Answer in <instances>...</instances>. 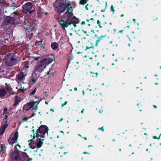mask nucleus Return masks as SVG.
<instances>
[{"instance_id": "72a5a7b5", "label": "nucleus", "mask_w": 161, "mask_h": 161, "mask_svg": "<svg viewBox=\"0 0 161 161\" xmlns=\"http://www.w3.org/2000/svg\"><path fill=\"white\" fill-rule=\"evenodd\" d=\"M30 118V117L27 118V117H25L23 119V120L25 121H27Z\"/></svg>"}, {"instance_id": "412c9836", "label": "nucleus", "mask_w": 161, "mask_h": 161, "mask_svg": "<svg viewBox=\"0 0 161 161\" xmlns=\"http://www.w3.org/2000/svg\"><path fill=\"white\" fill-rule=\"evenodd\" d=\"M38 16L41 17L43 14V10L40 8L37 12Z\"/></svg>"}, {"instance_id": "de8ad7c7", "label": "nucleus", "mask_w": 161, "mask_h": 161, "mask_svg": "<svg viewBox=\"0 0 161 161\" xmlns=\"http://www.w3.org/2000/svg\"><path fill=\"white\" fill-rule=\"evenodd\" d=\"M153 107L154 108H157V106L155 105H153Z\"/></svg>"}, {"instance_id": "20e7f679", "label": "nucleus", "mask_w": 161, "mask_h": 161, "mask_svg": "<svg viewBox=\"0 0 161 161\" xmlns=\"http://www.w3.org/2000/svg\"><path fill=\"white\" fill-rule=\"evenodd\" d=\"M48 127L46 125H41L37 130L36 132V137L41 136V138H44L45 137V134L46 133L48 135Z\"/></svg>"}, {"instance_id": "864d4df0", "label": "nucleus", "mask_w": 161, "mask_h": 161, "mask_svg": "<svg viewBox=\"0 0 161 161\" xmlns=\"http://www.w3.org/2000/svg\"><path fill=\"white\" fill-rule=\"evenodd\" d=\"M161 135V134H160L159 136L158 137H157V139L159 140L160 139Z\"/></svg>"}, {"instance_id": "3c124183", "label": "nucleus", "mask_w": 161, "mask_h": 161, "mask_svg": "<svg viewBox=\"0 0 161 161\" xmlns=\"http://www.w3.org/2000/svg\"><path fill=\"white\" fill-rule=\"evenodd\" d=\"M50 74V71H48L47 73V75H49Z\"/></svg>"}, {"instance_id": "69168bd1", "label": "nucleus", "mask_w": 161, "mask_h": 161, "mask_svg": "<svg viewBox=\"0 0 161 161\" xmlns=\"http://www.w3.org/2000/svg\"><path fill=\"white\" fill-rule=\"evenodd\" d=\"M83 138L86 140H87V138L86 137H83Z\"/></svg>"}, {"instance_id": "0eeeda50", "label": "nucleus", "mask_w": 161, "mask_h": 161, "mask_svg": "<svg viewBox=\"0 0 161 161\" xmlns=\"http://www.w3.org/2000/svg\"><path fill=\"white\" fill-rule=\"evenodd\" d=\"M18 149L16 147L15 148V150L14 151V152L12 153H14V152H15V153H17V154L19 155V157H18L19 158L21 159L22 161H31L32 160V158H30L29 156L28 155L27 153H26L24 152H22V157L24 159H23V158H21V157L20 156L19 154V152L18 151Z\"/></svg>"}, {"instance_id": "e2e57ef3", "label": "nucleus", "mask_w": 161, "mask_h": 161, "mask_svg": "<svg viewBox=\"0 0 161 161\" xmlns=\"http://www.w3.org/2000/svg\"><path fill=\"white\" fill-rule=\"evenodd\" d=\"M63 119V118H61L60 119V120L59 121L60 122Z\"/></svg>"}, {"instance_id": "4468645a", "label": "nucleus", "mask_w": 161, "mask_h": 161, "mask_svg": "<svg viewBox=\"0 0 161 161\" xmlns=\"http://www.w3.org/2000/svg\"><path fill=\"white\" fill-rule=\"evenodd\" d=\"M8 126V125L7 124H3L2 125L1 127L0 128V136L3 135L5 131V129Z\"/></svg>"}, {"instance_id": "a18cd8bd", "label": "nucleus", "mask_w": 161, "mask_h": 161, "mask_svg": "<svg viewBox=\"0 0 161 161\" xmlns=\"http://www.w3.org/2000/svg\"><path fill=\"white\" fill-rule=\"evenodd\" d=\"M102 112H103V110H102L101 111V110H100V109L99 110L98 112H99L100 113H102Z\"/></svg>"}, {"instance_id": "c756f323", "label": "nucleus", "mask_w": 161, "mask_h": 161, "mask_svg": "<svg viewBox=\"0 0 161 161\" xmlns=\"http://www.w3.org/2000/svg\"><path fill=\"white\" fill-rule=\"evenodd\" d=\"M90 43H91V44L92 45V46H90V47H88L87 46H86V49H88L93 48V47L92 46L93 44L91 42H90Z\"/></svg>"}, {"instance_id": "4c0bfd02", "label": "nucleus", "mask_w": 161, "mask_h": 161, "mask_svg": "<svg viewBox=\"0 0 161 161\" xmlns=\"http://www.w3.org/2000/svg\"><path fill=\"white\" fill-rule=\"evenodd\" d=\"M98 129L99 130H101L102 131H104V130L103 129V127H102L101 128H98Z\"/></svg>"}, {"instance_id": "5701e85b", "label": "nucleus", "mask_w": 161, "mask_h": 161, "mask_svg": "<svg viewBox=\"0 0 161 161\" xmlns=\"http://www.w3.org/2000/svg\"><path fill=\"white\" fill-rule=\"evenodd\" d=\"M88 0H80V4L82 5H84L87 3Z\"/></svg>"}, {"instance_id": "09e8293b", "label": "nucleus", "mask_w": 161, "mask_h": 161, "mask_svg": "<svg viewBox=\"0 0 161 161\" xmlns=\"http://www.w3.org/2000/svg\"><path fill=\"white\" fill-rule=\"evenodd\" d=\"M84 109H83L82 110H81V113H82V114H83V112H84Z\"/></svg>"}, {"instance_id": "393cba45", "label": "nucleus", "mask_w": 161, "mask_h": 161, "mask_svg": "<svg viewBox=\"0 0 161 161\" xmlns=\"http://www.w3.org/2000/svg\"><path fill=\"white\" fill-rule=\"evenodd\" d=\"M36 89L35 88L34 89V90L30 93V95H34V94L36 92Z\"/></svg>"}, {"instance_id": "8fccbe9b", "label": "nucleus", "mask_w": 161, "mask_h": 161, "mask_svg": "<svg viewBox=\"0 0 161 161\" xmlns=\"http://www.w3.org/2000/svg\"><path fill=\"white\" fill-rule=\"evenodd\" d=\"M83 153L84 154H87V153H88V154H89V153H88L87 152H84Z\"/></svg>"}, {"instance_id": "7c9ffc66", "label": "nucleus", "mask_w": 161, "mask_h": 161, "mask_svg": "<svg viewBox=\"0 0 161 161\" xmlns=\"http://www.w3.org/2000/svg\"><path fill=\"white\" fill-rule=\"evenodd\" d=\"M16 147L18 149V151L19 150V149H20L21 147L20 146V145H19V144H17L15 146V147Z\"/></svg>"}, {"instance_id": "4d7b16f0", "label": "nucleus", "mask_w": 161, "mask_h": 161, "mask_svg": "<svg viewBox=\"0 0 161 161\" xmlns=\"http://www.w3.org/2000/svg\"><path fill=\"white\" fill-rule=\"evenodd\" d=\"M105 9H102L101 10V12H105Z\"/></svg>"}, {"instance_id": "79ce46f5", "label": "nucleus", "mask_w": 161, "mask_h": 161, "mask_svg": "<svg viewBox=\"0 0 161 161\" xmlns=\"http://www.w3.org/2000/svg\"><path fill=\"white\" fill-rule=\"evenodd\" d=\"M12 6L13 7H16L15 6V4L14 3H13L11 4Z\"/></svg>"}, {"instance_id": "2f4dec72", "label": "nucleus", "mask_w": 161, "mask_h": 161, "mask_svg": "<svg viewBox=\"0 0 161 161\" xmlns=\"http://www.w3.org/2000/svg\"><path fill=\"white\" fill-rule=\"evenodd\" d=\"M97 24L98 25L99 27H102V26H101V23L99 20H97Z\"/></svg>"}, {"instance_id": "39448f33", "label": "nucleus", "mask_w": 161, "mask_h": 161, "mask_svg": "<svg viewBox=\"0 0 161 161\" xmlns=\"http://www.w3.org/2000/svg\"><path fill=\"white\" fill-rule=\"evenodd\" d=\"M65 17H66V19H62L61 20H58V21L64 31H65V28L67 27L71 24V18H72V15L70 17L69 16Z\"/></svg>"}, {"instance_id": "f3484780", "label": "nucleus", "mask_w": 161, "mask_h": 161, "mask_svg": "<svg viewBox=\"0 0 161 161\" xmlns=\"http://www.w3.org/2000/svg\"><path fill=\"white\" fill-rule=\"evenodd\" d=\"M51 47L53 49L56 50L58 47V44L56 42L52 43L51 44Z\"/></svg>"}, {"instance_id": "9b49d317", "label": "nucleus", "mask_w": 161, "mask_h": 161, "mask_svg": "<svg viewBox=\"0 0 161 161\" xmlns=\"http://www.w3.org/2000/svg\"><path fill=\"white\" fill-rule=\"evenodd\" d=\"M14 20L13 18H11L10 17H7L4 21V23L5 24L8 25V24H13L14 22Z\"/></svg>"}, {"instance_id": "680f3d73", "label": "nucleus", "mask_w": 161, "mask_h": 161, "mask_svg": "<svg viewBox=\"0 0 161 161\" xmlns=\"http://www.w3.org/2000/svg\"><path fill=\"white\" fill-rule=\"evenodd\" d=\"M48 102H46L45 103L46 104H48Z\"/></svg>"}, {"instance_id": "a878e982", "label": "nucleus", "mask_w": 161, "mask_h": 161, "mask_svg": "<svg viewBox=\"0 0 161 161\" xmlns=\"http://www.w3.org/2000/svg\"><path fill=\"white\" fill-rule=\"evenodd\" d=\"M8 120V119H3L2 125H3V124H6L8 125V124H7Z\"/></svg>"}, {"instance_id": "f03ea898", "label": "nucleus", "mask_w": 161, "mask_h": 161, "mask_svg": "<svg viewBox=\"0 0 161 161\" xmlns=\"http://www.w3.org/2000/svg\"><path fill=\"white\" fill-rule=\"evenodd\" d=\"M53 59V56L51 55H48L47 58L38 61L35 66L33 76L36 73L42 72L46 68V65L51 63Z\"/></svg>"}, {"instance_id": "bb28decb", "label": "nucleus", "mask_w": 161, "mask_h": 161, "mask_svg": "<svg viewBox=\"0 0 161 161\" xmlns=\"http://www.w3.org/2000/svg\"><path fill=\"white\" fill-rule=\"evenodd\" d=\"M0 151L2 152V153L4 152V149L3 146V145H1V146Z\"/></svg>"}, {"instance_id": "6ab92c4d", "label": "nucleus", "mask_w": 161, "mask_h": 161, "mask_svg": "<svg viewBox=\"0 0 161 161\" xmlns=\"http://www.w3.org/2000/svg\"><path fill=\"white\" fill-rule=\"evenodd\" d=\"M6 93V91L4 89H0V97L4 96Z\"/></svg>"}, {"instance_id": "dca6fc26", "label": "nucleus", "mask_w": 161, "mask_h": 161, "mask_svg": "<svg viewBox=\"0 0 161 161\" xmlns=\"http://www.w3.org/2000/svg\"><path fill=\"white\" fill-rule=\"evenodd\" d=\"M14 103L13 104V105L14 106H17L21 101V99L20 97L18 96H16L14 99Z\"/></svg>"}, {"instance_id": "49530a36", "label": "nucleus", "mask_w": 161, "mask_h": 161, "mask_svg": "<svg viewBox=\"0 0 161 161\" xmlns=\"http://www.w3.org/2000/svg\"><path fill=\"white\" fill-rule=\"evenodd\" d=\"M85 23L84 21H82L81 23V25H85Z\"/></svg>"}, {"instance_id": "6e6d98bb", "label": "nucleus", "mask_w": 161, "mask_h": 161, "mask_svg": "<svg viewBox=\"0 0 161 161\" xmlns=\"http://www.w3.org/2000/svg\"><path fill=\"white\" fill-rule=\"evenodd\" d=\"M77 88L76 87H75L74 88V90L75 91H77Z\"/></svg>"}, {"instance_id": "c03bdc74", "label": "nucleus", "mask_w": 161, "mask_h": 161, "mask_svg": "<svg viewBox=\"0 0 161 161\" xmlns=\"http://www.w3.org/2000/svg\"><path fill=\"white\" fill-rule=\"evenodd\" d=\"M50 111L53 112H54V110L53 108H51L50 109Z\"/></svg>"}, {"instance_id": "7ed1b4c3", "label": "nucleus", "mask_w": 161, "mask_h": 161, "mask_svg": "<svg viewBox=\"0 0 161 161\" xmlns=\"http://www.w3.org/2000/svg\"><path fill=\"white\" fill-rule=\"evenodd\" d=\"M4 62L8 66H13L17 64V60L14 58V54L9 53L6 55L4 58Z\"/></svg>"}, {"instance_id": "bf43d9fd", "label": "nucleus", "mask_w": 161, "mask_h": 161, "mask_svg": "<svg viewBox=\"0 0 161 161\" xmlns=\"http://www.w3.org/2000/svg\"><path fill=\"white\" fill-rule=\"evenodd\" d=\"M73 25L75 27H76V24L75 23L73 24Z\"/></svg>"}, {"instance_id": "ea45409f", "label": "nucleus", "mask_w": 161, "mask_h": 161, "mask_svg": "<svg viewBox=\"0 0 161 161\" xmlns=\"http://www.w3.org/2000/svg\"><path fill=\"white\" fill-rule=\"evenodd\" d=\"M99 41H96V43L95 44V46H97V44L99 43Z\"/></svg>"}, {"instance_id": "052dcab7", "label": "nucleus", "mask_w": 161, "mask_h": 161, "mask_svg": "<svg viewBox=\"0 0 161 161\" xmlns=\"http://www.w3.org/2000/svg\"><path fill=\"white\" fill-rule=\"evenodd\" d=\"M123 31L121 30V31H120L119 32H120V33H123Z\"/></svg>"}, {"instance_id": "f257e3e1", "label": "nucleus", "mask_w": 161, "mask_h": 161, "mask_svg": "<svg viewBox=\"0 0 161 161\" xmlns=\"http://www.w3.org/2000/svg\"><path fill=\"white\" fill-rule=\"evenodd\" d=\"M56 10L60 13L64 12L66 9V11L64 14V16L70 17L73 15L72 8L70 5L64 3L62 0H56L54 3Z\"/></svg>"}, {"instance_id": "58836bf2", "label": "nucleus", "mask_w": 161, "mask_h": 161, "mask_svg": "<svg viewBox=\"0 0 161 161\" xmlns=\"http://www.w3.org/2000/svg\"><path fill=\"white\" fill-rule=\"evenodd\" d=\"M8 115H6L5 116V117L3 119H7L8 118Z\"/></svg>"}, {"instance_id": "9d476101", "label": "nucleus", "mask_w": 161, "mask_h": 161, "mask_svg": "<svg viewBox=\"0 0 161 161\" xmlns=\"http://www.w3.org/2000/svg\"><path fill=\"white\" fill-rule=\"evenodd\" d=\"M26 75V72H21L17 75L16 81L18 82H20L24 80L25 79V77Z\"/></svg>"}, {"instance_id": "f704fd0d", "label": "nucleus", "mask_w": 161, "mask_h": 161, "mask_svg": "<svg viewBox=\"0 0 161 161\" xmlns=\"http://www.w3.org/2000/svg\"><path fill=\"white\" fill-rule=\"evenodd\" d=\"M67 102L65 101L64 102V103H62V104H61L62 107H64V106L66 105L67 104Z\"/></svg>"}, {"instance_id": "473e14b6", "label": "nucleus", "mask_w": 161, "mask_h": 161, "mask_svg": "<svg viewBox=\"0 0 161 161\" xmlns=\"http://www.w3.org/2000/svg\"><path fill=\"white\" fill-rule=\"evenodd\" d=\"M7 109L6 108H5L3 110V113L4 114H6V113L7 112Z\"/></svg>"}, {"instance_id": "a211bd4d", "label": "nucleus", "mask_w": 161, "mask_h": 161, "mask_svg": "<svg viewBox=\"0 0 161 161\" xmlns=\"http://www.w3.org/2000/svg\"><path fill=\"white\" fill-rule=\"evenodd\" d=\"M24 27L29 32H31L33 30V28L31 26L28 25H26L24 26Z\"/></svg>"}, {"instance_id": "4be33fe9", "label": "nucleus", "mask_w": 161, "mask_h": 161, "mask_svg": "<svg viewBox=\"0 0 161 161\" xmlns=\"http://www.w3.org/2000/svg\"><path fill=\"white\" fill-rule=\"evenodd\" d=\"M32 131L33 132V133L34 134V135H33L34 137H33V138L32 139H31V140H29L28 141V142H30V144L31 142L32 141H34V139H35V137H36V134L34 133H35V130H32Z\"/></svg>"}, {"instance_id": "603ef678", "label": "nucleus", "mask_w": 161, "mask_h": 161, "mask_svg": "<svg viewBox=\"0 0 161 161\" xmlns=\"http://www.w3.org/2000/svg\"><path fill=\"white\" fill-rule=\"evenodd\" d=\"M82 93H83V96H84V95H85V92H84V90H82Z\"/></svg>"}, {"instance_id": "37998d69", "label": "nucleus", "mask_w": 161, "mask_h": 161, "mask_svg": "<svg viewBox=\"0 0 161 161\" xmlns=\"http://www.w3.org/2000/svg\"><path fill=\"white\" fill-rule=\"evenodd\" d=\"M88 5V4H87L85 6V8L87 10H88V8L87 7V6Z\"/></svg>"}, {"instance_id": "774afa93", "label": "nucleus", "mask_w": 161, "mask_h": 161, "mask_svg": "<svg viewBox=\"0 0 161 161\" xmlns=\"http://www.w3.org/2000/svg\"><path fill=\"white\" fill-rule=\"evenodd\" d=\"M95 74H96V76L97 77V75H98V73H96Z\"/></svg>"}, {"instance_id": "5fc2aeb1", "label": "nucleus", "mask_w": 161, "mask_h": 161, "mask_svg": "<svg viewBox=\"0 0 161 161\" xmlns=\"http://www.w3.org/2000/svg\"><path fill=\"white\" fill-rule=\"evenodd\" d=\"M134 22V23H136V19H133L132 20Z\"/></svg>"}, {"instance_id": "423d86ee", "label": "nucleus", "mask_w": 161, "mask_h": 161, "mask_svg": "<svg viewBox=\"0 0 161 161\" xmlns=\"http://www.w3.org/2000/svg\"><path fill=\"white\" fill-rule=\"evenodd\" d=\"M35 97L36 99H38V98L36 97ZM42 100V99L41 98H38V100H36L35 101L30 102L26 105H27V106L30 108V109L32 108V110H36L38 108L37 105Z\"/></svg>"}, {"instance_id": "2eb2a0df", "label": "nucleus", "mask_w": 161, "mask_h": 161, "mask_svg": "<svg viewBox=\"0 0 161 161\" xmlns=\"http://www.w3.org/2000/svg\"><path fill=\"white\" fill-rule=\"evenodd\" d=\"M43 138H39L38 140V142L36 144L38 148H40L43 144V141L44 140Z\"/></svg>"}, {"instance_id": "6e6552de", "label": "nucleus", "mask_w": 161, "mask_h": 161, "mask_svg": "<svg viewBox=\"0 0 161 161\" xmlns=\"http://www.w3.org/2000/svg\"><path fill=\"white\" fill-rule=\"evenodd\" d=\"M32 7V4L31 3H27L22 6L23 10V12L26 14L29 13L30 14H31L34 11V10L31 11Z\"/></svg>"}, {"instance_id": "cd10ccee", "label": "nucleus", "mask_w": 161, "mask_h": 161, "mask_svg": "<svg viewBox=\"0 0 161 161\" xmlns=\"http://www.w3.org/2000/svg\"><path fill=\"white\" fill-rule=\"evenodd\" d=\"M5 41H0V47H2V44L3 45H5V44H4Z\"/></svg>"}, {"instance_id": "0e129e2a", "label": "nucleus", "mask_w": 161, "mask_h": 161, "mask_svg": "<svg viewBox=\"0 0 161 161\" xmlns=\"http://www.w3.org/2000/svg\"><path fill=\"white\" fill-rule=\"evenodd\" d=\"M37 150H38V149H37V148H36V150H34V151L35 152H37Z\"/></svg>"}, {"instance_id": "b1692460", "label": "nucleus", "mask_w": 161, "mask_h": 161, "mask_svg": "<svg viewBox=\"0 0 161 161\" xmlns=\"http://www.w3.org/2000/svg\"><path fill=\"white\" fill-rule=\"evenodd\" d=\"M23 108L24 110H26V111H28L30 109V108L26 105H25L24 107Z\"/></svg>"}, {"instance_id": "1a4fd4ad", "label": "nucleus", "mask_w": 161, "mask_h": 161, "mask_svg": "<svg viewBox=\"0 0 161 161\" xmlns=\"http://www.w3.org/2000/svg\"><path fill=\"white\" fill-rule=\"evenodd\" d=\"M18 137V133L16 132L13 133L11 136V138L8 139V141L10 143L13 144L16 142Z\"/></svg>"}, {"instance_id": "f8f14e48", "label": "nucleus", "mask_w": 161, "mask_h": 161, "mask_svg": "<svg viewBox=\"0 0 161 161\" xmlns=\"http://www.w3.org/2000/svg\"><path fill=\"white\" fill-rule=\"evenodd\" d=\"M15 152L14 153H12L11 154V157L12 158V161H22L18 158L19 155L17 153H15Z\"/></svg>"}, {"instance_id": "13d9d810", "label": "nucleus", "mask_w": 161, "mask_h": 161, "mask_svg": "<svg viewBox=\"0 0 161 161\" xmlns=\"http://www.w3.org/2000/svg\"><path fill=\"white\" fill-rule=\"evenodd\" d=\"M48 14V13L47 12H46L45 13H44V14L45 15H47Z\"/></svg>"}, {"instance_id": "338daca9", "label": "nucleus", "mask_w": 161, "mask_h": 161, "mask_svg": "<svg viewBox=\"0 0 161 161\" xmlns=\"http://www.w3.org/2000/svg\"><path fill=\"white\" fill-rule=\"evenodd\" d=\"M81 53L80 52H77V53L78 54H80Z\"/></svg>"}, {"instance_id": "c9c22d12", "label": "nucleus", "mask_w": 161, "mask_h": 161, "mask_svg": "<svg viewBox=\"0 0 161 161\" xmlns=\"http://www.w3.org/2000/svg\"><path fill=\"white\" fill-rule=\"evenodd\" d=\"M36 115V113L34 112L31 115L30 117V118H31L35 116Z\"/></svg>"}, {"instance_id": "ddd939ff", "label": "nucleus", "mask_w": 161, "mask_h": 161, "mask_svg": "<svg viewBox=\"0 0 161 161\" xmlns=\"http://www.w3.org/2000/svg\"><path fill=\"white\" fill-rule=\"evenodd\" d=\"M39 76V75H38V74L36 73L33 76V74L32 75V77L33 78L31 79L30 81V83L31 84H33L35 83L38 77Z\"/></svg>"}, {"instance_id": "a19ab883", "label": "nucleus", "mask_w": 161, "mask_h": 161, "mask_svg": "<svg viewBox=\"0 0 161 161\" xmlns=\"http://www.w3.org/2000/svg\"><path fill=\"white\" fill-rule=\"evenodd\" d=\"M153 139H157V136H153Z\"/></svg>"}, {"instance_id": "c85d7f7f", "label": "nucleus", "mask_w": 161, "mask_h": 161, "mask_svg": "<svg viewBox=\"0 0 161 161\" xmlns=\"http://www.w3.org/2000/svg\"><path fill=\"white\" fill-rule=\"evenodd\" d=\"M110 10L111 11L113 12V13L114 14L115 10L114 9V8L113 5H111V6Z\"/></svg>"}, {"instance_id": "e433bc0d", "label": "nucleus", "mask_w": 161, "mask_h": 161, "mask_svg": "<svg viewBox=\"0 0 161 161\" xmlns=\"http://www.w3.org/2000/svg\"><path fill=\"white\" fill-rule=\"evenodd\" d=\"M34 59L36 60H38L39 59V57H35Z\"/></svg>"}, {"instance_id": "aec40b11", "label": "nucleus", "mask_w": 161, "mask_h": 161, "mask_svg": "<svg viewBox=\"0 0 161 161\" xmlns=\"http://www.w3.org/2000/svg\"><path fill=\"white\" fill-rule=\"evenodd\" d=\"M5 85L6 86V88L7 91H11L12 90L11 86L9 84L6 83L5 84Z\"/></svg>"}]
</instances>
